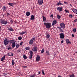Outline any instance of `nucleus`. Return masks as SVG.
<instances>
[{"label": "nucleus", "instance_id": "nucleus-1", "mask_svg": "<svg viewBox=\"0 0 77 77\" xmlns=\"http://www.w3.org/2000/svg\"><path fill=\"white\" fill-rule=\"evenodd\" d=\"M10 42L12 44V47L13 48H14V47H15V40H10Z\"/></svg>", "mask_w": 77, "mask_h": 77}, {"label": "nucleus", "instance_id": "nucleus-2", "mask_svg": "<svg viewBox=\"0 0 77 77\" xmlns=\"http://www.w3.org/2000/svg\"><path fill=\"white\" fill-rule=\"evenodd\" d=\"M35 38H36V37H33L32 39H31L29 42V44L32 45L33 44V42H34L33 40L35 41Z\"/></svg>", "mask_w": 77, "mask_h": 77}, {"label": "nucleus", "instance_id": "nucleus-3", "mask_svg": "<svg viewBox=\"0 0 77 77\" xmlns=\"http://www.w3.org/2000/svg\"><path fill=\"white\" fill-rule=\"evenodd\" d=\"M9 44V41L8 40L5 38L4 41V44L5 45H7L8 44Z\"/></svg>", "mask_w": 77, "mask_h": 77}, {"label": "nucleus", "instance_id": "nucleus-4", "mask_svg": "<svg viewBox=\"0 0 77 77\" xmlns=\"http://www.w3.org/2000/svg\"><path fill=\"white\" fill-rule=\"evenodd\" d=\"M1 23L2 24L6 25V24H8V21L7 20L5 21V20H2L1 21Z\"/></svg>", "mask_w": 77, "mask_h": 77}, {"label": "nucleus", "instance_id": "nucleus-5", "mask_svg": "<svg viewBox=\"0 0 77 77\" xmlns=\"http://www.w3.org/2000/svg\"><path fill=\"white\" fill-rule=\"evenodd\" d=\"M60 26L62 29H64L65 27V23H62L60 24Z\"/></svg>", "mask_w": 77, "mask_h": 77}, {"label": "nucleus", "instance_id": "nucleus-6", "mask_svg": "<svg viewBox=\"0 0 77 77\" xmlns=\"http://www.w3.org/2000/svg\"><path fill=\"white\" fill-rule=\"evenodd\" d=\"M60 37L61 39H64L65 38V36L64 34L63 33H61L60 34Z\"/></svg>", "mask_w": 77, "mask_h": 77}, {"label": "nucleus", "instance_id": "nucleus-7", "mask_svg": "<svg viewBox=\"0 0 77 77\" xmlns=\"http://www.w3.org/2000/svg\"><path fill=\"white\" fill-rule=\"evenodd\" d=\"M38 2L39 5H42L43 3V0H38Z\"/></svg>", "mask_w": 77, "mask_h": 77}, {"label": "nucleus", "instance_id": "nucleus-8", "mask_svg": "<svg viewBox=\"0 0 77 77\" xmlns=\"http://www.w3.org/2000/svg\"><path fill=\"white\" fill-rule=\"evenodd\" d=\"M37 50H38V48L36 46L34 47L32 49L33 51H37Z\"/></svg>", "mask_w": 77, "mask_h": 77}, {"label": "nucleus", "instance_id": "nucleus-9", "mask_svg": "<svg viewBox=\"0 0 77 77\" xmlns=\"http://www.w3.org/2000/svg\"><path fill=\"white\" fill-rule=\"evenodd\" d=\"M63 8L62 7H58L57 8V11H59V12H62Z\"/></svg>", "mask_w": 77, "mask_h": 77}, {"label": "nucleus", "instance_id": "nucleus-10", "mask_svg": "<svg viewBox=\"0 0 77 77\" xmlns=\"http://www.w3.org/2000/svg\"><path fill=\"white\" fill-rule=\"evenodd\" d=\"M40 60V57L39 55L37 56L36 58V61L37 62H38V61H39Z\"/></svg>", "mask_w": 77, "mask_h": 77}, {"label": "nucleus", "instance_id": "nucleus-11", "mask_svg": "<svg viewBox=\"0 0 77 77\" xmlns=\"http://www.w3.org/2000/svg\"><path fill=\"white\" fill-rule=\"evenodd\" d=\"M72 11L75 14H77V9L73 8L72 9Z\"/></svg>", "mask_w": 77, "mask_h": 77}, {"label": "nucleus", "instance_id": "nucleus-12", "mask_svg": "<svg viewBox=\"0 0 77 77\" xmlns=\"http://www.w3.org/2000/svg\"><path fill=\"white\" fill-rule=\"evenodd\" d=\"M59 30L60 31V32H63V30L62 29V28H61V27L59 26L58 27Z\"/></svg>", "mask_w": 77, "mask_h": 77}, {"label": "nucleus", "instance_id": "nucleus-13", "mask_svg": "<svg viewBox=\"0 0 77 77\" xmlns=\"http://www.w3.org/2000/svg\"><path fill=\"white\" fill-rule=\"evenodd\" d=\"M44 24L45 26H46L47 29H48V23H44Z\"/></svg>", "mask_w": 77, "mask_h": 77}, {"label": "nucleus", "instance_id": "nucleus-14", "mask_svg": "<svg viewBox=\"0 0 77 77\" xmlns=\"http://www.w3.org/2000/svg\"><path fill=\"white\" fill-rule=\"evenodd\" d=\"M57 23V20H54L52 23V26H54V25L56 24Z\"/></svg>", "mask_w": 77, "mask_h": 77}, {"label": "nucleus", "instance_id": "nucleus-15", "mask_svg": "<svg viewBox=\"0 0 77 77\" xmlns=\"http://www.w3.org/2000/svg\"><path fill=\"white\" fill-rule=\"evenodd\" d=\"M8 56H13V53L12 52H10L8 53Z\"/></svg>", "mask_w": 77, "mask_h": 77}, {"label": "nucleus", "instance_id": "nucleus-16", "mask_svg": "<svg viewBox=\"0 0 77 77\" xmlns=\"http://www.w3.org/2000/svg\"><path fill=\"white\" fill-rule=\"evenodd\" d=\"M15 46H16V48L15 49H17L20 47V45H19V44L17 43H15Z\"/></svg>", "mask_w": 77, "mask_h": 77}, {"label": "nucleus", "instance_id": "nucleus-17", "mask_svg": "<svg viewBox=\"0 0 77 77\" xmlns=\"http://www.w3.org/2000/svg\"><path fill=\"white\" fill-rule=\"evenodd\" d=\"M8 29L10 31H12V32H13V31H14V30L12 29V27H11L8 28Z\"/></svg>", "mask_w": 77, "mask_h": 77}, {"label": "nucleus", "instance_id": "nucleus-18", "mask_svg": "<svg viewBox=\"0 0 77 77\" xmlns=\"http://www.w3.org/2000/svg\"><path fill=\"white\" fill-rule=\"evenodd\" d=\"M26 16L28 17V16H29L30 15V13L29 12L27 11L26 12Z\"/></svg>", "mask_w": 77, "mask_h": 77}, {"label": "nucleus", "instance_id": "nucleus-19", "mask_svg": "<svg viewBox=\"0 0 77 77\" xmlns=\"http://www.w3.org/2000/svg\"><path fill=\"white\" fill-rule=\"evenodd\" d=\"M66 41L67 44H71V42L69 41V39H66Z\"/></svg>", "mask_w": 77, "mask_h": 77}, {"label": "nucleus", "instance_id": "nucleus-20", "mask_svg": "<svg viewBox=\"0 0 77 77\" xmlns=\"http://www.w3.org/2000/svg\"><path fill=\"white\" fill-rule=\"evenodd\" d=\"M35 19V17H34V15H32L31 17L30 20H34Z\"/></svg>", "mask_w": 77, "mask_h": 77}, {"label": "nucleus", "instance_id": "nucleus-21", "mask_svg": "<svg viewBox=\"0 0 77 77\" xmlns=\"http://www.w3.org/2000/svg\"><path fill=\"white\" fill-rule=\"evenodd\" d=\"M5 60V55L2 58L1 61H2V62H3V60Z\"/></svg>", "mask_w": 77, "mask_h": 77}, {"label": "nucleus", "instance_id": "nucleus-22", "mask_svg": "<svg viewBox=\"0 0 77 77\" xmlns=\"http://www.w3.org/2000/svg\"><path fill=\"white\" fill-rule=\"evenodd\" d=\"M2 9L5 10V11H6V10H7V8H6V7L4 6L2 8Z\"/></svg>", "mask_w": 77, "mask_h": 77}, {"label": "nucleus", "instance_id": "nucleus-23", "mask_svg": "<svg viewBox=\"0 0 77 77\" xmlns=\"http://www.w3.org/2000/svg\"><path fill=\"white\" fill-rule=\"evenodd\" d=\"M42 17L43 18V21H44V22H45V21H46V18H45V17L44 15L42 16Z\"/></svg>", "mask_w": 77, "mask_h": 77}, {"label": "nucleus", "instance_id": "nucleus-24", "mask_svg": "<svg viewBox=\"0 0 77 77\" xmlns=\"http://www.w3.org/2000/svg\"><path fill=\"white\" fill-rule=\"evenodd\" d=\"M14 5V4L12 3H8V5H9V6H12L13 7L14 6H13Z\"/></svg>", "mask_w": 77, "mask_h": 77}, {"label": "nucleus", "instance_id": "nucleus-25", "mask_svg": "<svg viewBox=\"0 0 77 77\" xmlns=\"http://www.w3.org/2000/svg\"><path fill=\"white\" fill-rule=\"evenodd\" d=\"M73 31L74 33L76 32H77V28H74L73 29Z\"/></svg>", "mask_w": 77, "mask_h": 77}, {"label": "nucleus", "instance_id": "nucleus-26", "mask_svg": "<svg viewBox=\"0 0 77 77\" xmlns=\"http://www.w3.org/2000/svg\"><path fill=\"white\" fill-rule=\"evenodd\" d=\"M23 58H24V59L26 60V59H27V57L26 56V55L23 54Z\"/></svg>", "mask_w": 77, "mask_h": 77}, {"label": "nucleus", "instance_id": "nucleus-27", "mask_svg": "<svg viewBox=\"0 0 77 77\" xmlns=\"http://www.w3.org/2000/svg\"><path fill=\"white\" fill-rule=\"evenodd\" d=\"M26 33V31H25V32H20L19 34H20V35H24V34L25 33Z\"/></svg>", "mask_w": 77, "mask_h": 77}, {"label": "nucleus", "instance_id": "nucleus-28", "mask_svg": "<svg viewBox=\"0 0 77 77\" xmlns=\"http://www.w3.org/2000/svg\"><path fill=\"white\" fill-rule=\"evenodd\" d=\"M57 5H63V4L61 3L60 2L57 3Z\"/></svg>", "mask_w": 77, "mask_h": 77}, {"label": "nucleus", "instance_id": "nucleus-29", "mask_svg": "<svg viewBox=\"0 0 77 77\" xmlns=\"http://www.w3.org/2000/svg\"><path fill=\"white\" fill-rule=\"evenodd\" d=\"M51 27V23H48V29H50Z\"/></svg>", "mask_w": 77, "mask_h": 77}, {"label": "nucleus", "instance_id": "nucleus-30", "mask_svg": "<svg viewBox=\"0 0 77 77\" xmlns=\"http://www.w3.org/2000/svg\"><path fill=\"white\" fill-rule=\"evenodd\" d=\"M33 55H29V58L30 60H32V57Z\"/></svg>", "mask_w": 77, "mask_h": 77}, {"label": "nucleus", "instance_id": "nucleus-31", "mask_svg": "<svg viewBox=\"0 0 77 77\" xmlns=\"http://www.w3.org/2000/svg\"><path fill=\"white\" fill-rule=\"evenodd\" d=\"M36 76V74L34 73L33 75H31L30 77H35Z\"/></svg>", "mask_w": 77, "mask_h": 77}, {"label": "nucleus", "instance_id": "nucleus-32", "mask_svg": "<svg viewBox=\"0 0 77 77\" xmlns=\"http://www.w3.org/2000/svg\"><path fill=\"white\" fill-rule=\"evenodd\" d=\"M57 17L58 19H60L61 17V16H60L59 15H57Z\"/></svg>", "mask_w": 77, "mask_h": 77}, {"label": "nucleus", "instance_id": "nucleus-33", "mask_svg": "<svg viewBox=\"0 0 77 77\" xmlns=\"http://www.w3.org/2000/svg\"><path fill=\"white\" fill-rule=\"evenodd\" d=\"M29 53L30 54V55H33V51H30L29 52Z\"/></svg>", "mask_w": 77, "mask_h": 77}, {"label": "nucleus", "instance_id": "nucleus-34", "mask_svg": "<svg viewBox=\"0 0 77 77\" xmlns=\"http://www.w3.org/2000/svg\"><path fill=\"white\" fill-rule=\"evenodd\" d=\"M25 49L26 50H29L30 49V48L29 47H27L25 48Z\"/></svg>", "mask_w": 77, "mask_h": 77}, {"label": "nucleus", "instance_id": "nucleus-35", "mask_svg": "<svg viewBox=\"0 0 77 77\" xmlns=\"http://www.w3.org/2000/svg\"><path fill=\"white\" fill-rule=\"evenodd\" d=\"M18 40H21L22 39V37L21 36H19L18 37Z\"/></svg>", "mask_w": 77, "mask_h": 77}, {"label": "nucleus", "instance_id": "nucleus-36", "mask_svg": "<svg viewBox=\"0 0 77 77\" xmlns=\"http://www.w3.org/2000/svg\"><path fill=\"white\" fill-rule=\"evenodd\" d=\"M12 65H14V64H15V62H14V60H12Z\"/></svg>", "mask_w": 77, "mask_h": 77}, {"label": "nucleus", "instance_id": "nucleus-37", "mask_svg": "<svg viewBox=\"0 0 77 77\" xmlns=\"http://www.w3.org/2000/svg\"><path fill=\"white\" fill-rule=\"evenodd\" d=\"M70 77H75L74 75V74H72V75H70Z\"/></svg>", "mask_w": 77, "mask_h": 77}, {"label": "nucleus", "instance_id": "nucleus-38", "mask_svg": "<svg viewBox=\"0 0 77 77\" xmlns=\"http://www.w3.org/2000/svg\"><path fill=\"white\" fill-rule=\"evenodd\" d=\"M46 55H48V51H46Z\"/></svg>", "mask_w": 77, "mask_h": 77}, {"label": "nucleus", "instance_id": "nucleus-39", "mask_svg": "<svg viewBox=\"0 0 77 77\" xmlns=\"http://www.w3.org/2000/svg\"><path fill=\"white\" fill-rule=\"evenodd\" d=\"M7 17H8V15H11V14H9V12H8L7 13Z\"/></svg>", "mask_w": 77, "mask_h": 77}, {"label": "nucleus", "instance_id": "nucleus-40", "mask_svg": "<svg viewBox=\"0 0 77 77\" xmlns=\"http://www.w3.org/2000/svg\"><path fill=\"white\" fill-rule=\"evenodd\" d=\"M10 22L11 24H13V23H14V22H13V20H10Z\"/></svg>", "mask_w": 77, "mask_h": 77}, {"label": "nucleus", "instance_id": "nucleus-41", "mask_svg": "<svg viewBox=\"0 0 77 77\" xmlns=\"http://www.w3.org/2000/svg\"><path fill=\"white\" fill-rule=\"evenodd\" d=\"M44 52V49H43L42 50V51L41 52V53H43Z\"/></svg>", "mask_w": 77, "mask_h": 77}, {"label": "nucleus", "instance_id": "nucleus-42", "mask_svg": "<svg viewBox=\"0 0 77 77\" xmlns=\"http://www.w3.org/2000/svg\"><path fill=\"white\" fill-rule=\"evenodd\" d=\"M65 12H66V13H68L69 12V10H66V9L65 10Z\"/></svg>", "mask_w": 77, "mask_h": 77}, {"label": "nucleus", "instance_id": "nucleus-43", "mask_svg": "<svg viewBox=\"0 0 77 77\" xmlns=\"http://www.w3.org/2000/svg\"><path fill=\"white\" fill-rule=\"evenodd\" d=\"M42 74L44 75H45V73H44V70H42Z\"/></svg>", "mask_w": 77, "mask_h": 77}, {"label": "nucleus", "instance_id": "nucleus-44", "mask_svg": "<svg viewBox=\"0 0 77 77\" xmlns=\"http://www.w3.org/2000/svg\"><path fill=\"white\" fill-rule=\"evenodd\" d=\"M69 17H71V18H72V17H73L72 15V14H69Z\"/></svg>", "mask_w": 77, "mask_h": 77}, {"label": "nucleus", "instance_id": "nucleus-45", "mask_svg": "<svg viewBox=\"0 0 77 77\" xmlns=\"http://www.w3.org/2000/svg\"><path fill=\"white\" fill-rule=\"evenodd\" d=\"M7 75V74L6 73H3V76H5V75Z\"/></svg>", "mask_w": 77, "mask_h": 77}, {"label": "nucleus", "instance_id": "nucleus-46", "mask_svg": "<svg viewBox=\"0 0 77 77\" xmlns=\"http://www.w3.org/2000/svg\"><path fill=\"white\" fill-rule=\"evenodd\" d=\"M17 52L18 53H20V51H19V50H17Z\"/></svg>", "mask_w": 77, "mask_h": 77}, {"label": "nucleus", "instance_id": "nucleus-47", "mask_svg": "<svg viewBox=\"0 0 77 77\" xmlns=\"http://www.w3.org/2000/svg\"><path fill=\"white\" fill-rule=\"evenodd\" d=\"M50 17H52V18H53V15L51 14L50 16Z\"/></svg>", "mask_w": 77, "mask_h": 77}, {"label": "nucleus", "instance_id": "nucleus-48", "mask_svg": "<svg viewBox=\"0 0 77 77\" xmlns=\"http://www.w3.org/2000/svg\"><path fill=\"white\" fill-rule=\"evenodd\" d=\"M46 38L47 39H48V34L47 35Z\"/></svg>", "mask_w": 77, "mask_h": 77}, {"label": "nucleus", "instance_id": "nucleus-49", "mask_svg": "<svg viewBox=\"0 0 77 77\" xmlns=\"http://www.w3.org/2000/svg\"><path fill=\"white\" fill-rule=\"evenodd\" d=\"M23 45V42H21L20 43V45Z\"/></svg>", "mask_w": 77, "mask_h": 77}, {"label": "nucleus", "instance_id": "nucleus-50", "mask_svg": "<svg viewBox=\"0 0 77 77\" xmlns=\"http://www.w3.org/2000/svg\"><path fill=\"white\" fill-rule=\"evenodd\" d=\"M61 44H63V40L61 41Z\"/></svg>", "mask_w": 77, "mask_h": 77}, {"label": "nucleus", "instance_id": "nucleus-51", "mask_svg": "<svg viewBox=\"0 0 77 77\" xmlns=\"http://www.w3.org/2000/svg\"><path fill=\"white\" fill-rule=\"evenodd\" d=\"M64 3H65V4H66V5H67V4H68V3L66 2H64Z\"/></svg>", "mask_w": 77, "mask_h": 77}, {"label": "nucleus", "instance_id": "nucleus-52", "mask_svg": "<svg viewBox=\"0 0 77 77\" xmlns=\"http://www.w3.org/2000/svg\"><path fill=\"white\" fill-rule=\"evenodd\" d=\"M74 22H76L77 21V19H75V20H74Z\"/></svg>", "mask_w": 77, "mask_h": 77}, {"label": "nucleus", "instance_id": "nucleus-53", "mask_svg": "<svg viewBox=\"0 0 77 77\" xmlns=\"http://www.w3.org/2000/svg\"><path fill=\"white\" fill-rule=\"evenodd\" d=\"M72 37H74V34H72Z\"/></svg>", "mask_w": 77, "mask_h": 77}, {"label": "nucleus", "instance_id": "nucleus-54", "mask_svg": "<svg viewBox=\"0 0 77 77\" xmlns=\"http://www.w3.org/2000/svg\"><path fill=\"white\" fill-rule=\"evenodd\" d=\"M1 29H2V27H1V26H0V32H1Z\"/></svg>", "mask_w": 77, "mask_h": 77}, {"label": "nucleus", "instance_id": "nucleus-55", "mask_svg": "<svg viewBox=\"0 0 77 77\" xmlns=\"http://www.w3.org/2000/svg\"><path fill=\"white\" fill-rule=\"evenodd\" d=\"M41 74V72H38V74Z\"/></svg>", "mask_w": 77, "mask_h": 77}, {"label": "nucleus", "instance_id": "nucleus-56", "mask_svg": "<svg viewBox=\"0 0 77 77\" xmlns=\"http://www.w3.org/2000/svg\"><path fill=\"white\" fill-rule=\"evenodd\" d=\"M8 50H10V48H8Z\"/></svg>", "mask_w": 77, "mask_h": 77}, {"label": "nucleus", "instance_id": "nucleus-57", "mask_svg": "<svg viewBox=\"0 0 77 77\" xmlns=\"http://www.w3.org/2000/svg\"><path fill=\"white\" fill-rule=\"evenodd\" d=\"M58 77H62V76L60 75H59Z\"/></svg>", "mask_w": 77, "mask_h": 77}, {"label": "nucleus", "instance_id": "nucleus-58", "mask_svg": "<svg viewBox=\"0 0 77 77\" xmlns=\"http://www.w3.org/2000/svg\"><path fill=\"white\" fill-rule=\"evenodd\" d=\"M70 6H71V7H72V6L71 4H70Z\"/></svg>", "mask_w": 77, "mask_h": 77}, {"label": "nucleus", "instance_id": "nucleus-59", "mask_svg": "<svg viewBox=\"0 0 77 77\" xmlns=\"http://www.w3.org/2000/svg\"><path fill=\"white\" fill-rule=\"evenodd\" d=\"M50 35L49 34L48 35V38H49L50 37Z\"/></svg>", "mask_w": 77, "mask_h": 77}, {"label": "nucleus", "instance_id": "nucleus-60", "mask_svg": "<svg viewBox=\"0 0 77 77\" xmlns=\"http://www.w3.org/2000/svg\"><path fill=\"white\" fill-rule=\"evenodd\" d=\"M60 2H61L60 1H59V3H60Z\"/></svg>", "mask_w": 77, "mask_h": 77}, {"label": "nucleus", "instance_id": "nucleus-61", "mask_svg": "<svg viewBox=\"0 0 77 77\" xmlns=\"http://www.w3.org/2000/svg\"><path fill=\"white\" fill-rule=\"evenodd\" d=\"M75 53H77V51H76Z\"/></svg>", "mask_w": 77, "mask_h": 77}]
</instances>
